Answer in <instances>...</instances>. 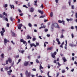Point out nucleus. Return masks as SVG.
Returning a JSON list of instances; mask_svg holds the SVG:
<instances>
[{"label": "nucleus", "instance_id": "15", "mask_svg": "<svg viewBox=\"0 0 77 77\" xmlns=\"http://www.w3.org/2000/svg\"><path fill=\"white\" fill-rule=\"evenodd\" d=\"M8 60L9 63H11L12 62V59L11 58H9Z\"/></svg>", "mask_w": 77, "mask_h": 77}, {"label": "nucleus", "instance_id": "21", "mask_svg": "<svg viewBox=\"0 0 77 77\" xmlns=\"http://www.w3.org/2000/svg\"><path fill=\"white\" fill-rule=\"evenodd\" d=\"M4 43L5 44V43H7V39L6 38H5L4 39Z\"/></svg>", "mask_w": 77, "mask_h": 77}, {"label": "nucleus", "instance_id": "64", "mask_svg": "<svg viewBox=\"0 0 77 77\" xmlns=\"http://www.w3.org/2000/svg\"><path fill=\"white\" fill-rule=\"evenodd\" d=\"M75 29H76V30L77 31V26H75Z\"/></svg>", "mask_w": 77, "mask_h": 77}, {"label": "nucleus", "instance_id": "20", "mask_svg": "<svg viewBox=\"0 0 77 77\" xmlns=\"http://www.w3.org/2000/svg\"><path fill=\"white\" fill-rule=\"evenodd\" d=\"M44 67H42V65H41V64H40V69L41 70L42 69H43Z\"/></svg>", "mask_w": 77, "mask_h": 77}, {"label": "nucleus", "instance_id": "60", "mask_svg": "<svg viewBox=\"0 0 77 77\" xmlns=\"http://www.w3.org/2000/svg\"><path fill=\"white\" fill-rule=\"evenodd\" d=\"M5 21H8V18H5Z\"/></svg>", "mask_w": 77, "mask_h": 77}, {"label": "nucleus", "instance_id": "28", "mask_svg": "<svg viewBox=\"0 0 77 77\" xmlns=\"http://www.w3.org/2000/svg\"><path fill=\"white\" fill-rule=\"evenodd\" d=\"M71 0H69L68 2V3L69 4V6H71Z\"/></svg>", "mask_w": 77, "mask_h": 77}, {"label": "nucleus", "instance_id": "18", "mask_svg": "<svg viewBox=\"0 0 77 77\" xmlns=\"http://www.w3.org/2000/svg\"><path fill=\"white\" fill-rule=\"evenodd\" d=\"M1 57H2V59H4V54H2L1 55Z\"/></svg>", "mask_w": 77, "mask_h": 77}, {"label": "nucleus", "instance_id": "6", "mask_svg": "<svg viewBox=\"0 0 77 77\" xmlns=\"http://www.w3.org/2000/svg\"><path fill=\"white\" fill-rule=\"evenodd\" d=\"M34 10H35L34 9V8H33V7H31L30 9L29 12H33Z\"/></svg>", "mask_w": 77, "mask_h": 77}, {"label": "nucleus", "instance_id": "61", "mask_svg": "<svg viewBox=\"0 0 77 77\" xmlns=\"http://www.w3.org/2000/svg\"><path fill=\"white\" fill-rule=\"evenodd\" d=\"M45 32H48V29H45Z\"/></svg>", "mask_w": 77, "mask_h": 77}, {"label": "nucleus", "instance_id": "31", "mask_svg": "<svg viewBox=\"0 0 77 77\" xmlns=\"http://www.w3.org/2000/svg\"><path fill=\"white\" fill-rule=\"evenodd\" d=\"M64 36H63V35H61V36L60 37V38H64Z\"/></svg>", "mask_w": 77, "mask_h": 77}, {"label": "nucleus", "instance_id": "39", "mask_svg": "<svg viewBox=\"0 0 77 77\" xmlns=\"http://www.w3.org/2000/svg\"><path fill=\"white\" fill-rule=\"evenodd\" d=\"M21 53L23 54V53H24V50L21 51Z\"/></svg>", "mask_w": 77, "mask_h": 77}, {"label": "nucleus", "instance_id": "55", "mask_svg": "<svg viewBox=\"0 0 77 77\" xmlns=\"http://www.w3.org/2000/svg\"><path fill=\"white\" fill-rule=\"evenodd\" d=\"M0 18H3V15L2 14H0Z\"/></svg>", "mask_w": 77, "mask_h": 77}, {"label": "nucleus", "instance_id": "63", "mask_svg": "<svg viewBox=\"0 0 77 77\" xmlns=\"http://www.w3.org/2000/svg\"><path fill=\"white\" fill-rule=\"evenodd\" d=\"M8 50H11V48L9 47Z\"/></svg>", "mask_w": 77, "mask_h": 77}, {"label": "nucleus", "instance_id": "47", "mask_svg": "<svg viewBox=\"0 0 77 77\" xmlns=\"http://www.w3.org/2000/svg\"><path fill=\"white\" fill-rule=\"evenodd\" d=\"M15 57L16 58H18L19 57V55H18L16 56Z\"/></svg>", "mask_w": 77, "mask_h": 77}, {"label": "nucleus", "instance_id": "50", "mask_svg": "<svg viewBox=\"0 0 77 77\" xmlns=\"http://www.w3.org/2000/svg\"><path fill=\"white\" fill-rule=\"evenodd\" d=\"M24 15V14H23V13H21L20 14V16H23V15Z\"/></svg>", "mask_w": 77, "mask_h": 77}, {"label": "nucleus", "instance_id": "10", "mask_svg": "<svg viewBox=\"0 0 77 77\" xmlns=\"http://www.w3.org/2000/svg\"><path fill=\"white\" fill-rule=\"evenodd\" d=\"M62 59L63 60V61L64 62H66V61H67V60H66V58H65V57H64L62 58Z\"/></svg>", "mask_w": 77, "mask_h": 77}, {"label": "nucleus", "instance_id": "1", "mask_svg": "<svg viewBox=\"0 0 77 77\" xmlns=\"http://www.w3.org/2000/svg\"><path fill=\"white\" fill-rule=\"evenodd\" d=\"M20 42H23V44H26L25 46H27V42H26V41H24L23 39H21L20 40Z\"/></svg>", "mask_w": 77, "mask_h": 77}, {"label": "nucleus", "instance_id": "32", "mask_svg": "<svg viewBox=\"0 0 77 77\" xmlns=\"http://www.w3.org/2000/svg\"><path fill=\"white\" fill-rule=\"evenodd\" d=\"M18 26L19 27H22V26H23V25L22 24H19Z\"/></svg>", "mask_w": 77, "mask_h": 77}, {"label": "nucleus", "instance_id": "26", "mask_svg": "<svg viewBox=\"0 0 77 77\" xmlns=\"http://www.w3.org/2000/svg\"><path fill=\"white\" fill-rule=\"evenodd\" d=\"M62 73H65V70L64 69H63L62 70Z\"/></svg>", "mask_w": 77, "mask_h": 77}, {"label": "nucleus", "instance_id": "49", "mask_svg": "<svg viewBox=\"0 0 77 77\" xmlns=\"http://www.w3.org/2000/svg\"><path fill=\"white\" fill-rule=\"evenodd\" d=\"M20 19H18V23H20Z\"/></svg>", "mask_w": 77, "mask_h": 77}, {"label": "nucleus", "instance_id": "56", "mask_svg": "<svg viewBox=\"0 0 77 77\" xmlns=\"http://www.w3.org/2000/svg\"><path fill=\"white\" fill-rule=\"evenodd\" d=\"M48 21V20H47L45 19L44 20V22H47V21Z\"/></svg>", "mask_w": 77, "mask_h": 77}, {"label": "nucleus", "instance_id": "36", "mask_svg": "<svg viewBox=\"0 0 77 77\" xmlns=\"http://www.w3.org/2000/svg\"><path fill=\"white\" fill-rule=\"evenodd\" d=\"M12 36H15V33H14V32H13L12 33Z\"/></svg>", "mask_w": 77, "mask_h": 77}, {"label": "nucleus", "instance_id": "48", "mask_svg": "<svg viewBox=\"0 0 77 77\" xmlns=\"http://www.w3.org/2000/svg\"><path fill=\"white\" fill-rule=\"evenodd\" d=\"M18 11H19V13H21L22 12L21 10L20 9L18 10Z\"/></svg>", "mask_w": 77, "mask_h": 77}, {"label": "nucleus", "instance_id": "51", "mask_svg": "<svg viewBox=\"0 0 77 77\" xmlns=\"http://www.w3.org/2000/svg\"><path fill=\"white\" fill-rule=\"evenodd\" d=\"M57 63H58V65L59 66H61V65L60 64V63H59L58 62Z\"/></svg>", "mask_w": 77, "mask_h": 77}, {"label": "nucleus", "instance_id": "4", "mask_svg": "<svg viewBox=\"0 0 77 77\" xmlns=\"http://www.w3.org/2000/svg\"><path fill=\"white\" fill-rule=\"evenodd\" d=\"M56 54H57V52H54V53H51V57L53 58H54L55 57V55H56Z\"/></svg>", "mask_w": 77, "mask_h": 77}, {"label": "nucleus", "instance_id": "14", "mask_svg": "<svg viewBox=\"0 0 77 77\" xmlns=\"http://www.w3.org/2000/svg\"><path fill=\"white\" fill-rule=\"evenodd\" d=\"M26 38L27 39H32V37H30L29 35H27L26 37Z\"/></svg>", "mask_w": 77, "mask_h": 77}, {"label": "nucleus", "instance_id": "44", "mask_svg": "<svg viewBox=\"0 0 77 77\" xmlns=\"http://www.w3.org/2000/svg\"><path fill=\"white\" fill-rule=\"evenodd\" d=\"M62 23H63V25H65V21L63 20H62Z\"/></svg>", "mask_w": 77, "mask_h": 77}, {"label": "nucleus", "instance_id": "53", "mask_svg": "<svg viewBox=\"0 0 77 77\" xmlns=\"http://www.w3.org/2000/svg\"><path fill=\"white\" fill-rule=\"evenodd\" d=\"M41 7H42V9H43L44 8V6L43 5V4H42L41 5Z\"/></svg>", "mask_w": 77, "mask_h": 77}, {"label": "nucleus", "instance_id": "62", "mask_svg": "<svg viewBox=\"0 0 77 77\" xmlns=\"http://www.w3.org/2000/svg\"><path fill=\"white\" fill-rule=\"evenodd\" d=\"M18 29H21V26H18Z\"/></svg>", "mask_w": 77, "mask_h": 77}, {"label": "nucleus", "instance_id": "27", "mask_svg": "<svg viewBox=\"0 0 77 77\" xmlns=\"http://www.w3.org/2000/svg\"><path fill=\"white\" fill-rule=\"evenodd\" d=\"M50 15L51 17H53V12H51L50 14Z\"/></svg>", "mask_w": 77, "mask_h": 77}, {"label": "nucleus", "instance_id": "54", "mask_svg": "<svg viewBox=\"0 0 77 77\" xmlns=\"http://www.w3.org/2000/svg\"><path fill=\"white\" fill-rule=\"evenodd\" d=\"M75 17L76 18H77V13H76L75 14Z\"/></svg>", "mask_w": 77, "mask_h": 77}, {"label": "nucleus", "instance_id": "25", "mask_svg": "<svg viewBox=\"0 0 77 77\" xmlns=\"http://www.w3.org/2000/svg\"><path fill=\"white\" fill-rule=\"evenodd\" d=\"M36 63H39V60H38L37 59L36 60Z\"/></svg>", "mask_w": 77, "mask_h": 77}, {"label": "nucleus", "instance_id": "17", "mask_svg": "<svg viewBox=\"0 0 77 77\" xmlns=\"http://www.w3.org/2000/svg\"><path fill=\"white\" fill-rule=\"evenodd\" d=\"M4 32H3V31H2L0 32V33L2 36H3V35H4Z\"/></svg>", "mask_w": 77, "mask_h": 77}, {"label": "nucleus", "instance_id": "30", "mask_svg": "<svg viewBox=\"0 0 77 77\" xmlns=\"http://www.w3.org/2000/svg\"><path fill=\"white\" fill-rule=\"evenodd\" d=\"M2 32H5V28H2Z\"/></svg>", "mask_w": 77, "mask_h": 77}, {"label": "nucleus", "instance_id": "13", "mask_svg": "<svg viewBox=\"0 0 77 77\" xmlns=\"http://www.w3.org/2000/svg\"><path fill=\"white\" fill-rule=\"evenodd\" d=\"M53 47H51L47 48V50H51L53 49Z\"/></svg>", "mask_w": 77, "mask_h": 77}, {"label": "nucleus", "instance_id": "38", "mask_svg": "<svg viewBox=\"0 0 77 77\" xmlns=\"http://www.w3.org/2000/svg\"><path fill=\"white\" fill-rule=\"evenodd\" d=\"M71 29L73 30V29H74V27L72 26L71 27Z\"/></svg>", "mask_w": 77, "mask_h": 77}, {"label": "nucleus", "instance_id": "9", "mask_svg": "<svg viewBox=\"0 0 77 77\" xmlns=\"http://www.w3.org/2000/svg\"><path fill=\"white\" fill-rule=\"evenodd\" d=\"M30 45L31 46V47L32 48L33 46H34V47H36V45H35L34 43H32V44H30Z\"/></svg>", "mask_w": 77, "mask_h": 77}, {"label": "nucleus", "instance_id": "52", "mask_svg": "<svg viewBox=\"0 0 77 77\" xmlns=\"http://www.w3.org/2000/svg\"><path fill=\"white\" fill-rule=\"evenodd\" d=\"M60 47L61 48H63V45H61L60 46Z\"/></svg>", "mask_w": 77, "mask_h": 77}, {"label": "nucleus", "instance_id": "45", "mask_svg": "<svg viewBox=\"0 0 77 77\" xmlns=\"http://www.w3.org/2000/svg\"><path fill=\"white\" fill-rule=\"evenodd\" d=\"M11 43H12L13 44V45H14L15 44V43L14 42H13V41H11Z\"/></svg>", "mask_w": 77, "mask_h": 77}, {"label": "nucleus", "instance_id": "24", "mask_svg": "<svg viewBox=\"0 0 77 77\" xmlns=\"http://www.w3.org/2000/svg\"><path fill=\"white\" fill-rule=\"evenodd\" d=\"M28 26L29 27H32V24L30 23L28 24Z\"/></svg>", "mask_w": 77, "mask_h": 77}, {"label": "nucleus", "instance_id": "59", "mask_svg": "<svg viewBox=\"0 0 77 77\" xmlns=\"http://www.w3.org/2000/svg\"><path fill=\"white\" fill-rule=\"evenodd\" d=\"M66 20L67 21H68V22H69V21H70V20L69 19H66Z\"/></svg>", "mask_w": 77, "mask_h": 77}, {"label": "nucleus", "instance_id": "40", "mask_svg": "<svg viewBox=\"0 0 77 77\" xmlns=\"http://www.w3.org/2000/svg\"><path fill=\"white\" fill-rule=\"evenodd\" d=\"M72 9H74V7L73 5H72Z\"/></svg>", "mask_w": 77, "mask_h": 77}, {"label": "nucleus", "instance_id": "34", "mask_svg": "<svg viewBox=\"0 0 77 77\" xmlns=\"http://www.w3.org/2000/svg\"><path fill=\"white\" fill-rule=\"evenodd\" d=\"M10 20L11 21H13V19L12 18V17H11L10 18Z\"/></svg>", "mask_w": 77, "mask_h": 77}, {"label": "nucleus", "instance_id": "16", "mask_svg": "<svg viewBox=\"0 0 77 77\" xmlns=\"http://www.w3.org/2000/svg\"><path fill=\"white\" fill-rule=\"evenodd\" d=\"M71 47H76V45H73L72 44H70L69 45Z\"/></svg>", "mask_w": 77, "mask_h": 77}, {"label": "nucleus", "instance_id": "35", "mask_svg": "<svg viewBox=\"0 0 77 77\" xmlns=\"http://www.w3.org/2000/svg\"><path fill=\"white\" fill-rule=\"evenodd\" d=\"M27 5H28V7H30V6H31L30 5V2H29V3H28Z\"/></svg>", "mask_w": 77, "mask_h": 77}, {"label": "nucleus", "instance_id": "41", "mask_svg": "<svg viewBox=\"0 0 77 77\" xmlns=\"http://www.w3.org/2000/svg\"><path fill=\"white\" fill-rule=\"evenodd\" d=\"M56 40L57 42H59V38H56Z\"/></svg>", "mask_w": 77, "mask_h": 77}, {"label": "nucleus", "instance_id": "8", "mask_svg": "<svg viewBox=\"0 0 77 77\" xmlns=\"http://www.w3.org/2000/svg\"><path fill=\"white\" fill-rule=\"evenodd\" d=\"M37 2H38V1L37 0L35 1L34 2V3H35L34 4V6H36V7H38V5H37Z\"/></svg>", "mask_w": 77, "mask_h": 77}, {"label": "nucleus", "instance_id": "5", "mask_svg": "<svg viewBox=\"0 0 77 77\" xmlns=\"http://www.w3.org/2000/svg\"><path fill=\"white\" fill-rule=\"evenodd\" d=\"M29 65V61H25V62L24 63L23 65L25 66H27Z\"/></svg>", "mask_w": 77, "mask_h": 77}, {"label": "nucleus", "instance_id": "33", "mask_svg": "<svg viewBox=\"0 0 77 77\" xmlns=\"http://www.w3.org/2000/svg\"><path fill=\"white\" fill-rule=\"evenodd\" d=\"M58 22L59 23H62V20L61 21L59 20L58 21Z\"/></svg>", "mask_w": 77, "mask_h": 77}, {"label": "nucleus", "instance_id": "29", "mask_svg": "<svg viewBox=\"0 0 77 77\" xmlns=\"http://www.w3.org/2000/svg\"><path fill=\"white\" fill-rule=\"evenodd\" d=\"M60 74V73H59V72H57V76H56V77H58V76H59Z\"/></svg>", "mask_w": 77, "mask_h": 77}, {"label": "nucleus", "instance_id": "42", "mask_svg": "<svg viewBox=\"0 0 77 77\" xmlns=\"http://www.w3.org/2000/svg\"><path fill=\"white\" fill-rule=\"evenodd\" d=\"M4 7L5 8H7L8 7V4H5Z\"/></svg>", "mask_w": 77, "mask_h": 77}, {"label": "nucleus", "instance_id": "3", "mask_svg": "<svg viewBox=\"0 0 77 77\" xmlns=\"http://www.w3.org/2000/svg\"><path fill=\"white\" fill-rule=\"evenodd\" d=\"M25 74L26 75L27 77H29L30 76V75L31 74L30 73V72H28V71L26 70L25 72Z\"/></svg>", "mask_w": 77, "mask_h": 77}, {"label": "nucleus", "instance_id": "23", "mask_svg": "<svg viewBox=\"0 0 77 77\" xmlns=\"http://www.w3.org/2000/svg\"><path fill=\"white\" fill-rule=\"evenodd\" d=\"M45 17V15H44L43 16H40V18H44V17Z\"/></svg>", "mask_w": 77, "mask_h": 77}, {"label": "nucleus", "instance_id": "22", "mask_svg": "<svg viewBox=\"0 0 77 77\" xmlns=\"http://www.w3.org/2000/svg\"><path fill=\"white\" fill-rule=\"evenodd\" d=\"M5 70L6 71H8V69H9V67H6L5 68Z\"/></svg>", "mask_w": 77, "mask_h": 77}, {"label": "nucleus", "instance_id": "2", "mask_svg": "<svg viewBox=\"0 0 77 77\" xmlns=\"http://www.w3.org/2000/svg\"><path fill=\"white\" fill-rule=\"evenodd\" d=\"M52 26H53L54 27H57V28H60L59 27V25H58V24L56 23H53L52 24Z\"/></svg>", "mask_w": 77, "mask_h": 77}, {"label": "nucleus", "instance_id": "57", "mask_svg": "<svg viewBox=\"0 0 77 77\" xmlns=\"http://www.w3.org/2000/svg\"><path fill=\"white\" fill-rule=\"evenodd\" d=\"M36 46L37 45V46H38V45H39V43H38V42H36Z\"/></svg>", "mask_w": 77, "mask_h": 77}, {"label": "nucleus", "instance_id": "37", "mask_svg": "<svg viewBox=\"0 0 77 77\" xmlns=\"http://www.w3.org/2000/svg\"><path fill=\"white\" fill-rule=\"evenodd\" d=\"M8 62H9V61H8V60H6V65H7V64H8Z\"/></svg>", "mask_w": 77, "mask_h": 77}, {"label": "nucleus", "instance_id": "12", "mask_svg": "<svg viewBox=\"0 0 77 77\" xmlns=\"http://www.w3.org/2000/svg\"><path fill=\"white\" fill-rule=\"evenodd\" d=\"M38 12L40 13L41 15H43V14H44V12H42L40 10H38Z\"/></svg>", "mask_w": 77, "mask_h": 77}, {"label": "nucleus", "instance_id": "46", "mask_svg": "<svg viewBox=\"0 0 77 77\" xmlns=\"http://www.w3.org/2000/svg\"><path fill=\"white\" fill-rule=\"evenodd\" d=\"M71 36L72 38H74V34L73 33L72 34Z\"/></svg>", "mask_w": 77, "mask_h": 77}, {"label": "nucleus", "instance_id": "7", "mask_svg": "<svg viewBox=\"0 0 77 77\" xmlns=\"http://www.w3.org/2000/svg\"><path fill=\"white\" fill-rule=\"evenodd\" d=\"M12 72V69H10L9 71H8V74L9 75H11V73Z\"/></svg>", "mask_w": 77, "mask_h": 77}, {"label": "nucleus", "instance_id": "19", "mask_svg": "<svg viewBox=\"0 0 77 77\" xmlns=\"http://www.w3.org/2000/svg\"><path fill=\"white\" fill-rule=\"evenodd\" d=\"M42 28H44V29H45V26L44 25L43 26H41L39 28V29H42Z\"/></svg>", "mask_w": 77, "mask_h": 77}, {"label": "nucleus", "instance_id": "43", "mask_svg": "<svg viewBox=\"0 0 77 77\" xmlns=\"http://www.w3.org/2000/svg\"><path fill=\"white\" fill-rule=\"evenodd\" d=\"M33 41H36V38H34L32 39Z\"/></svg>", "mask_w": 77, "mask_h": 77}, {"label": "nucleus", "instance_id": "11", "mask_svg": "<svg viewBox=\"0 0 77 77\" xmlns=\"http://www.w3.org/2000/svg\"><path fill=\"white\" fill-rule=\"evenodd\" d=\"M10 6L11 7V9H14V8H15V7H14V5H10Z\"/></svg>", "mask_w": 77, "mask_h": 77}, {"label": "nucleus", "instance_id": "58", "mask_svg": "<svg viewBox=\"0 0 77 77\" xmlns=\"http://www.w3.org/2000/svg\"><path fill=\"white\" fill-rule=\"evenodd\" d=\"M7 27H9V24L7 23Z\"/></svg>", "mask_w": 77, "mask_h": 77}]
</instances>
